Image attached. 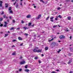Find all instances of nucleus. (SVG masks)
<instances>
[{
    "label": "nucleus",
    "mask_w": 73,
    "mask_h": 73,
    "mask_svg": "<svg viewBox=\"0 0 73 73\" xmlns=\"http://www.w3.org/2000/svg\"><path fill=\"white\" fill-rule=\"evenodd\" d=\"M31 24H32V23H29L28 24V26H31Z\"/></svg>",
    "instance_id": "4be33fe9"
},
{
    "label": "nucleus",
    "mask_w": 73,
    "mask_h": 73,
    "mask_svg": "<svg viewBox=\"0 0 73 73\" xmlns=\"http://www.w3.org/2000/svg\"><path fill=\"white\" fill-rule=\"evenodd\" d=\"M12 10V8H11V7H9V11H11Z\"/></svg>",
    "instance_id": "4c0bfd02"
},
{
    "label": "nucleus",
    "mask_w": 73,
    "mask_h": 73,
    "mask_svg": "<svg viewBox=\"0 0 73 73\" xmlns=\"http://www.w3.org/2000/svg\"><path fill=\"white\" fill-rule=\"evenodd\" d=\"M21 23H22V24H24V21L23 20L21 21Z\"/></svg>",
    "instance_id": "393cba45"
},
{
    "label": "nucleus",
    "mask_w": 73,
    "mask_h": 73,
    "mask_svg": "<svg viewBox=\"0 0 73 73\" xmlns=\"http://www.w3.org/2000/svg\"><path fill=\"white\" fill-rule=\"evenodd\" d=\"M19 7V5L18 4V3L16 5V8H19V7Z\"/></svg>",
    "instance_id": "dca6fc26"
},
{
    "label": "nucleus",
    "mask_w": 73,
    "mask_h": 73,
    "mask_svg": "<svg viewBox=\"0 0 73 73\" xmlns=\"http://www.w3.org/2000/svg\"><path fill=\"white\" fill-rule=\"evenodd\" d=\"M66 2H69V0H66Z\"/></svg>",
    "instance_id": "5fc2aeb1"
},
{
    "label": "nucleus",
    "mask_w": 73,
    "mask_h": 73,
    "mask_svg": "<svg viewBox=\"0 0 73 73\" xmlns=\"http://www.w3.org/2000/svg\"><path fill=\"white\" fill-rule=\"evenodd\" d=\"M72 55V53H69L68 54V55L69 56H71Z\"/></svg>",
    "instance_id": "a211bd4d"
},
{
    "label": "nucleus",
    "mask_w": 73,
    "mask_h": 73,
    "mask_svg": "<svg viewBox=\"0 0 73 73\" xmlns=\"http://www.w3.org/2000/svg\"><path fill=\"white\" fill-rule=\"evenodd\" d=\"M34 49H35L36 50H37V49H38V47H35Z\"/></svg>",
    "instance_id": "b1692460"
},
{
    "label": "nucleus",
    "mask_w": 73,
    "mask_h": 73,
    "mask_svg": "<svg viewBox=\"0 0 73 73\" xmlns=\"http://www.w3.org/2000/svg\"><path fill=\"white\" fill-rule=\"evenodd\" d=\"M4 23H5V24L6 25H7V24L8 23H7V22L6 21L4 22Z\"/></svg>",
    "instance_id": "c9c22d12"
},
{
    "label": "nucleus",
    "mask_w": 73,
    "mask_h": 73,
    "mask_svg": "<svg viewBox=\"0 0 73 73\" xmlns=\"http://www.w3.org/2000/svg\"><path fill=\"white\" fill-rule=\"evenodd\" d=\"M3 27H7V25H3Z\"/></svg>",
    "instance_id": "a19ab883"
},
{
    "label": "nucleus",
    "mask_w": 73,
    "mask_h": 73,
    "mask_svg": "<svg viewBox=\"0 0 73 73\" xmlns=\"http://www.w3.org/2000/svg\"><path fill=\"white\" fill-rule=\"evenodd\" d=\"M25 71L26 72H29V70L28 69H26L25 70Z\"/></svg>",
    "instance_id": "9b49d317"
},
{
    "label": "nucleus",
    "mask_w": 73,
    "mask_h": 73,
    "mask_svg": "<svg viewBox=\"0 0 73 73\" xmlns=\"http://www.w3.org/2000/svg\"><path fill=\"white\" fill-rule=\"evenodd\" d=\"M60 51H61V50L60 49L58 51H57V53H60Z\"/></svg>",
    "instance_id": "a878e982"
},
{
    "label": "nucleus",
    "mask_w": 73,
    "mask_h": 73,
    "mask_svg": "<svg viewBox=\"0 0 73 73\" xmlns=\"http://www.w3.org/2000/svg\"><path fill=\"white\" fill-rule=\"evenodd\" d=\"M41 52H42V50H37V52H38V53Z\"/></svg>",
    "instance_id": "1a4fd4ad"
},
{
    "label": "nucleus",
    "mask_w": 73,
    "mask_h": 73,
    "mask_svg": "<svg viewBox=\"0 0 73 73\" xmlns=\"http://www.w3.org/2000/svg\"><path fill=\"white\" fill-rule=\"evenodd\" d=\"M53 39H54V38H52V39H51V40H49L48 41H49V42H50V41H52V40H53Z\"/></svg>",
    "instance_id": "aec40b11"
},
{
    "label": "nucleus",
    "mask_w": 73,
    "mask_h": 73,
    "mask_svg": "<svg viewBox=\"0 0 73 73\" xmlns=\"http://www.w3.org/2000/svg\"><path fill=\"white\" fill-rule=\"evenodd\" d=\"M72 72H73L72 71H70L69 73H72Z\"/></svg>",
    "instance_id": "774afa93"
},
{
    "label": "nucleus",
    "mask_w": 73,
    "mask_h": 73,
    "mask_svg": "<svg viewBox=\"0 0 73 73\" xmlns=\"http://www.w3.org/2000/svg\"><path fill=\"white\" fill-rule=\"evenodd\" d=\"M61 9V8H60V7H59V8H57L58 10H59V9Z\"/></svg>",
    "instance_id": "de8ad7c7"
},
{
    "label": "nucleus",
    "mask_w": 73,
    "mask_h": 73,
    "mask_svg": "<svg viewBox=\"0 0 73 73\" xmlns=\"http://www.w3.org/2000/svg\"><path fill=\"white\" fill-rule=\"evenodd\" d=\"M4 11H2V13H1V15H4Z\"/></svg>",
    "instance_id": "7c9ffc66"
},
{
    "label": "nucleus",
    "mask_w": 73,
    "mask_h": 73,
    "mask_svg": "<svg viewBox=\"0 0 73 73\" xmlns=\"http://www.w3.org/2000/svg\"><path fill=\"white\" fill-rule=\"evenodd\" d=\"M5 8H8V5H9V4H8L5 3Z\"/></svg>",
    "instance_id": "39448f33"
},
{
    "label": "nucleus",
    "mask_w": 73,
    "mask_h": 73,
    "mask_svg": "<svg viewBox=\"0 0 73 73\" xmlns=\"http://www.w3.org/2000/svg\"><path fill=\"white\" fill-rule=\"evenodd\" d=\"M34 8H36V6H34Z\"/></svg>",
    "instance_id": "bf43d9fd"
},
{
    "label": "nucleus",
    "mask_w": 73,
    "mask_h": 73,
    "mask_svg": "<svg viewBox=\"0 0 73 73\" xmlns=\"http://www.w3.org/2000/svg\"><path fill=\"white\" fill-rule=\"evenodd\" d=\"M4 18H5L6 17V16L5 15H4L3 16Z\"/></svg>",
    "instance_id": "37998d69"
},
{
    "label": "nucleus",
    "mask_w": 73,
    "mask_h": 73,
    "mask_svg": "<svg viewBox=\"0 0 73 73\" xmlns=\"http://www.w3.org/2000/svg\"><path fill=\"white\" fill-rule=\"evenodd\" d=\"M71 18V17L69 16L68 17L67 19L68 20H70L71 19H70Z\"/></svg>",
    "instance_id": "ddd939ff"
},
{
    "label": "nucleus",
    "mask_w": 73,
    "mask_h": 73,
    "mask_svg": "<svg viewBox=\"0 0 73 73\" xmlns=\"http://www.w3.org/2000/svg\"><path fill=\"white\" fill-rule=\"evenodd\" d=\"M70 60L69 61V62H68V64H70L71 62H72V58H70Z\"/></svg>",
    "instance_id": "7ed1b4c3"
},
{
    "label": "nucleus",
    "mask_w": 73,
    "mask_h": 73,
    "mask_svg": "<svg viewBox=\"0 0 73 73\" xmlns=\"http://www.w3.org/2000/svg\"><path fill=\"white\" fill-rule=\"evenodd\" d=\"M59 38L61 39H62L63 38H65V36L64 35H61L60 36Z\"/></svg>",
    "instance_id": "f03ea898"
},
{
    "label": "nucleus",
    "mask_w": 73,
    "mask_h": 73,
    "mask_svg": "<svg viewBox=\"0 0 73 73\" xmlns=\"http://www.w3.org/2000/svg\"><path fill=\"white\" fill-rule=\"evenodd\" d=\"M38 62L39 63H41V61H40V60H39Z\"/></svg>",
    "instance_id": "680f3d73"
},
{
    "label": "nucleus",
    "mask_w": 73,
    "mask_h": 73,
    "mask_svg": "<svg viewBox=\"0 0 73 73\" xmlns=\"http://www.w3.org/2000/svg\"><path fill=\"white\" fill-rule=\"evenodd\" d=\"M49 17H50L49 16L47 17L46 19V20H48V19H49Z\"/></svg>",
    "instance_id": "72a5a7b5"
},
{
    "label": "nucleus",
    "mask_w": 73,
    "mask_h": 73,
    "mask_svg": "<svg viewBox=\"0 0 73 73\" xmlns=\"http://www.w3.org/2000/svg\"><path fill=\"white\" fill-rule=\"evenodd\" d=\"M22 2H21L20 3V5L21 6V7H23V5H22Z\"/></svg>",
    "instance_id": "49530a36"
},
{
    "label": "nucleus",
    "mask_w": 73,
    "mask_h": 73,
    "mask_svg": "<svg viewBox=\"0 0 73 73\" xmlns=\"http://www.w3.org/2000/svg\"><path fill=\"white\" fill-rule=\"evenodd\" d=\"M7 22H9V19H8L7 20Z\"/></svg>",
    "instance_id": "e2e57ef3"
},
{
    "label": "nucleus",
    "mask_w": 73,
    "mask_h": 73,
    "mask_svg": "<svg viewBox=\"0 0 73 73\" xmlns=\"http://www.w3.org/2000/svg\"><path fill=\"white\" fill-rule=\"evenodd\" d=\"M26 17L27 18H30V17H31V15H27Z\"/></svg>",
    "instance_id": "f8f14e48"
},
{
    "label": "nucleus",
    "mask_w": 73,
    "mask_h": 73,
    "mask_svg": "<svg viewBox=\"0 0 73 73\" xmlns=\"http://www.w3.org/2000/svg\"><path fill=\"white\" fill-rule=\"evenodd\" d=\"M23 29H25V30H26V29H27L25 27H23Z\"/></svg>",
    "instance_id": "4d7b16f0"
},
{
    "label": "nucleus",
    "mask_w": 73,
    "mask_h": 73,
    "mask_svg": "<svg viewBox=\"0 0 73 73\" xmlns=\"http://www.w3.org/2000/svg\"><path fill=\"white\" fill-rule=\"evenodd\" d=\"M48 47H46L45 48V50H48Z\"/></svg>",
    "instance_id": "2eb2a0df"
},
{
    "label": "nucleus",
    "mask_w": 73,
    "mask_h": 73,
    "mask_svg": "<svg viewBox=\"0 0 73 73\" xmlns=\"http://www.w3.org/2000/svg\"><path fill=\"white\" fill-rule=\"evenodd\" d=\"M70 39H71V38H72V36H70Z\"/></svg>",
    "instance_id": "052dcab7"
},
{
    "label": "nucleus",
    "mask_w": 73,
    "mask_h": 73,
    "mask_svg": "<svg viewBox=\"0 0 73 73\" xmlns=\"http://www.w3.org/2000/svg\"><path fill=\"white\" fill-rule=\"evenodd\" d=\"M51 73H56V72H55L54 71H52Z\"/></svg>",
    "instance_id": "603ef678"
},
{
    "label": "nucleus",
    "mask_w": 73,
    "mask_h": 73,
    "mask_svg": "<svg viewBox=\"0 0 73 73\" xmlns=\"http://www.w3.org/2000/svg\"><path fill=\"white\" fill-rule=\"evenodd\" d=\"M3 1H0V4H3Z\"/></svg>",
    "instance_id": "f704fd0d"
},
{
    "label": "nucleus",
    "mask_w": 73,
    "mask_h": 73,
    "mask_svg": "<svg viewBox=\"0 0 73 73\" xmlns=\"http://www.w3.org/2000/svg\"><path fill=\"white\" fill-rule=\"evenodd\" d=\"M56 42H52V44H50V46H52V47L51 48H53V47L55 46H56Z\"/></svg>",
    "instance_id": "f257e3e1"
},
{
    "label": "nucleus",
    "mask_w": 73,
    "mask_h": 73,
    "mask_svg": "<svg viewBox=\"0 0 73 73\" xmlns=\"http://www.w3.org/2000/svg\"><path fill=\"white\" fill-rule=\"evenodd\" d=\"M53 18H54V17H51L50 19H53Z\"/></svg>",
    "instance_id": "e433bc0d"
},
{
    "label": "nucleus",
    "mask_w": 73,
    "mask_h": 73,
    "mask_svg": "<svg viewBox=\"0 0 73 73\" xmlns=\"http://www.w3.org/2000/svg\"><path fill=\"white\" fill-rule=\"evenodd\" d=\"M9 13H11V14H13V11H12V10L9 11Z\"/></svg>",
    "instance_id": "4468645a"
},
{
    "label": "nucleus",
    "mask_w": 73,
    "mask_h": 73,
    "mask_svg": "<svg viewBox=\"0 0 73 73\" xmlns=\"http://www.w3.org/2000/svg\"><path fill=\"white\" fill-rule=\"evenodd\" d=\"M16 3V1H15V2L13 4L14 5H15V4Z\"/></svg>",
    "instance_id": "09e8293b"
},
{
    "label": "nucleus",
    "mask_w": 73,
    "mask_h": 73,
    "mask_svg": "<svg viewBox=\"0 0 73 73\" xmlns=\"http://www.w3.org/2000/svg\"><path fill=\"white\" fill-rule=\"evenodd\" d=\"M9 19H10L11 20V19H12V17H9Z\"/></svg>",
    "instance_id": "864d4df0"
},
{
    "label": "nucleus",
    "mask_w": 73,
    "mask_h": 73,
    "mask_svg": "<svg viewBox=\"0 0 73 73\" xmlns=\"http://www.w3.org/2000/svg\"><path fill=\"white\" fill-rule=\"evenodd\" d=\"M51 21L52 22H53V19H50Z\"/></svg>",
    "instance_id": "ea45409f"
},
{
    "label": "nucleus",
    "mask_w": 73,
    "mask_h": 73,
    "mask_svg": "<svg viewBox=\"0 0 73 73\" xmlns=\"http://www.w3.org/2000/svg\"><path fill=\"white\" fill-rule=\"evenodd\" d=\"M25 61L21 62L20 63V64H21V65L24 64H25Z\"/></svg>",
    "instance_id": "6e6552de"
},
{
    "label": "nucleus",
    "mask_w": 73,
    "mask_h": 73,
    "mask_svg": "<svg viewBox=\"0 0 73 73\" xmlns=\"http://www.w3.org/2000/svg\"><path fill=\"white\" fill-rule=\"evenodd\" d=\"M25 36H27L28 35V34H27V33H25Z\"/></svg>",
    "instance_id": "2f4dec72"
},
{
    "label": "nucleus",
    "mask_w": 73,
    "mask_h": 73,
    "mask_svg": "<svg viewBox=\"0 0 73 73\" xmlns=\"http://www.w3.org/2000/svg\"><path fill=\"white\" fill-rule=\"evenodd\" d=\"M17 40L16 39L13 40V42H15V41H16Z\"/></svg>",
    "instance_id": "c756f323"
},
{
    "label": "nucleus",
    "mask_w": 73,
    "mask_h": 73,
    "mask_svg": "<svg viewBox=\"0 0 73 73\" xmlns=\"http://www.w3.org/2000/svg\"><path fill=\"white\" fill-rule=\"evenodd\" d=\"M13 35H14V36H15V35H16V34H13Z\"/></svg>",
    "instance_id": "338daca9"
},
{
    "label": "nucleus",
    "mask_w": 73,
    "mask_h": 73,
    "mask_svg": "<svg viewBox=\"0 0 73 73\" xmlns=\"http://www.w3.org/2000/svg\"><path fill=\"white\" fill-rule=\"evenodd\" d=\"M33 51L34 52H37V50H36L35 49L33 50Z\"/></svg>",
    "instance_id": "9d476101"
},
{
    "label": "nucleus",
    "mask_w": 73,
    "mask_h": 73,
    "mask_svg": "<svg viewBox=\"0 0 73 73\" xmlns=\"http://www.w3.org/2000/svg\"><path fill=\"white\" fill-rule=\"evenodd\" d=\"M71 2H72V3H73V0H71Z\"/></svg>",
    "instance_id": "69168bd1"
},
{
    "label": "nucleus",
    "mask_w": 73,
    "mask_h": 73,
    "mask_svg": "<svg viewBox=\"0 0 73 73\" xmlns=\"http://www.w3.org/2000/svg\"><path fill=\"white\" fill-rule=\"evenodd\" d=\"M3 24H1L0 25V27H3Z\"/></svg>",
    "instance_id": "79ce46f5"
},
{
    "label": "nucleus",
    "mask_w": 73,
    "mask_h": 73,
    "mask_svg": "<svg viewBox=\"0 0 73 73\" xmlns=\"http://www.w3.org/2000/svg\"><path fill=\"white\" fill-rule=\"evenodd\" d=\"M58 27V26L57 25H54L53 26V28H56V27Z\"/></svg>",
    "instance_id": "6ab92c4d"
},
{
    "label": "nucleus",
    "mask_w": 73,
    "mask_h": 73,
    "mask_svg": "<svg viewBox=\"0 0 73 73\" xmlns=\"http://www.w3.org/2000/svg\"><path fill=\"white\" fill-rule=\"evenodd\" d=\"M16 55V53L15 52H13L12 54V55Z\"/></svg>",
    "instance_id": "cd10ccee"
},
{
    "label": "nucleus",
    "mask_w": 73,
    "mask_h": 73,
    "mask_svg": "<svg viewBox=\"0 0 73 73\" xmlns=\"http://www.w3.org/2000/svg\"><path fill=\"white\" fill-rule=\"evenodd\" d=\"M58 17H59V18H60V19H61L62 18L61 16L60 15H59L58 16Z\"/></svg>",
    "instance_id": "5701e85b"
},
{
    "label": "nucleus",
    "mask_w": 73,
    "mask_h": 73,
    "mask_svg": "<svg viewBox=\"0 0 73 73\" xmlns=\"http://www.w3.org/2000/svg\"><path fill=\"white\" fill-rule=\"evenodd\" d=\"M14 29V27H12L11 29H10V30H13Z\"/></svg>",
    "instance_id": "bb28decb"
},
{
    "label": "nucleus",
    "mask_w": 73,
    "mask_h": 73,
    "mask_svg": "<svg viewBox=\"0 0 73 73\" xmlns=\"http://www.w3.org/2000/svg\"><path fill=\"white\" fill-rule=\"evenodd\" d=\"M40 2H42L43 3H44V4H46L48 3V2H44L42 0H40Z\"/></svg>",
    "instance_id": "20e7f679"
},
{
    "label": "nucleus",
    "mask_w": 73,
    "mask_h": 73,
    "mask_svg": "<svg viewBox=\"0 0 73 73\" xmlns=\"http://www.w3.org/2000/svg\"><path fill=\"white\" fill-rule=\"evenodd\" d=\"M18 39L19 40H23V38H22L21 37H20V36L19 37H18Z\"/></svg>",
    "instance_id": "423d86ee"
},
{
    "label": "nucleus",
    "mask_w": 73,
    "mask_h": 73,
    "mask_svg": "<svg viewBox=\"0 0 73 73\" xmlns=\"http://www.w3.org/2000/svg\"><path fill=\"white\" fill-rule=\"evenodd\" d=\"M23 57L22 56H20V59H21V58H22Z\"/></svg>",
    "instance_id": "13d9d810"
},
{
    "label": "nucleus",
    "mask_w": 73,
    "mask_h": 73,
    "mask_svg": "<svg viewBox=\"0 0 73 73\" xmlns=\"http://www.w3.org/2000/svg\"><path fill=\"white\" fill-rule=\"evenodd\" d=\"M69 31V30L67 29L66 30V32H68Z\"/></svg>",
    "instance_id": "0e129e2a"
},
{
    "label": "nucleus",
    "mask_w": 73,
    "mask_h": 73,
    "mask_svg": "<svg viewBox=\"0 0 73 73\" xmlns=\"http://www.w3.org/2000/svg\"><path fill=\"white\" fill-rule=\"evenodd\" d=\"M28 65H26L25 66V69H27L28 68Z\"/></svg>",
    "instance_id": "c85d7f7f"
},
{
    "label": "nucleus",
    "mask_w": 73,
    "mask_h": 73,
    "mask_svg": "<svg viewBox=\"0 0 73 73\" xmlns=\"http://www.w3.org/2000/svg\"><path fill=\"white\" fill-rule=\"evenodd\" d=\"M35 60H37V56L35 57Z\"/></svg>",
    "instance_id": "58836bf2"
},
{
    "label": "nucleus",
    "mask_w": 73,
    "mask_h": 73,
    "mask_svg": "<svg viewBox=\"0 0 73 73\" xmlns=\"http://www.w3.org/2000/svg\"><path fill=\"white\" fill-rule=\"evenodd\" d=\"M3 21V18L1 17L0 18V21Z\"/></svg>",
    "instance_id": "412c9836"
},
{
    "label": "nucleus",
    "mask_w": 73,
    "mask_h": 73,
    "mask_svg": "<svg viewBox=\"0 0 73 73\" xmlns=\"http://www.w3.org/2000/svg\"><path fill=\"white\" fill-rule=\"evenodd\" d=\"M56 71H57V72H59L60 70H56Z\"/></svg>",
    "instance_id": "6e6d98bb"
},
{
    "label": "nucleus",
    "mask_w": 73,
    "mask_h": 73,
    "mask_svg": "<svg viewBox=\"0 0 73 73\" xmlns=\"http://www.w3.org/2000/svg\"><path fill=\"white\" fill-rule=\"evenodd\" d=\"M41 15H40L38 16V17L37 18V19H39L41 17Z\"/></svg>",
    "instance_id": "0eeeda50"
},
{
    "label": "nucleus",
    "mask_w": 73,
    "mask_h": 73,
    "mask_svg": "<svg viewBox=\"0 0 73 73\" xmlns=\"http://www.w3.org/2000/svg\"><path fill=\"white\" fill-rule=\"evenodd\" d=\"M13 23H15V21L14 20H13Z\"/></svg>",
    "instance_id": "473e14b6"
},
{
    "label": "nucleus",
    "mask_w": 73,
    "mask_h": 73,
    "mask_svg": "<svg viewBox=\"0 0 73 73\" xmlns=\"http://www.w3.org/2000/svg\"><path fill=\"white\" fill-rule=\"evenodd\" d=\"M8 36V34H5V37H7Z\"/></svg>",
    "instance_id": "f3484780"
},
{
    "label": "nucleus",
    "mask_w": 73,
    "mask_h": 73,
    "mask_svg": "<svg viewBox=\"0 0 73 73\" xmlns=\"http://www.w3.org/2000/svg\"><path fill=\"white\" fill-rule=\"evenodd\" d=\"M22 70V69H19V72H21V71Z\"/></svg>",
    "instance_id": "3c124183"
},
{
    "label": "nucleus",
    "mask_w": 73,
    "mask_h": 73,
    "mask_svg": "<svg viewBox=\"0 0 73 73\" xmlns=\"http://www.w3.org/2000/svg\"><path fill=\"white\" fill-rule=\"evenodd\" d=\"M23 43H21V44H20V46H23Z\"/></svg>",
    "instance_id": "c03bdc74"
},
{
    "label": "nucleus",
    "mask_w": 73,
    "mask_h": 73,
    "mask_svg": "<svg viewBox=\"0 0 73 73\" xmlns=\"http://www.w3.org/2000/svg\"><path fill=\"white\" fill-rule=\"evenodd\" d=\"M2 7V4H0V7Z\"/></svg>",
    "instance_id": "8fccbe9b"
},
{
    "label": "nucleus",
    "mask_w": 73,
    "mask_h": 73,
    "mask_svg": "<svg viewBox=\"0 0 73 73\" xmlns=\"http://www.w3.org/2000/svg\"><path fill=\"white\" fill-rule=\"evenodd\" d=\"M20 27L17 28V30H20Z\"/></svg>",
    "instance_id": "a18cd8bd"
}]
</instances>
